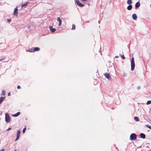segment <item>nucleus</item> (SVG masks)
I'll list each match as a JSON object with an SVG mask.
<instances>
[{"label": "nucleus", "mask_w": 151, "mask_h": 151, "mask_svg": "<svg viewBox=\"0 0 151 151\" xmlns=\"http://www.w3.org/2000/svg\"><path fill=\"white\" fill-rule=\"evenodd\" d=\"M40 48L38 47H32L29 48L28 51L30 52H34L36 51H38Z\"/></svg>", "instance_id": "1"}, {"label": "nucleus", "mask_w": 151, "mask_h": 151, "mask_svg": "<svg viewBox=\"0 0 151 151\" xmlns=\"http://www.w3.org/2000/svg\"><path fill=\"white\" fill-rule=\"evenodd\" d=\"M137 138L136 135L134 133H132L130 135V139L131 140H134L136 139Z\"/></svg>", "instance_id": "2"}, {"label": "nucleus", "mask_w": 151, "mask_h": 151, "mask_svg": "<svg viewBox=\"0 0 151 151\" xmlns=\"http://www.w3.org/2000/svg\"><path fill=\"white\" fill-rule=\"evenodd\" d=\"M5 121L7 122H9L10 121V116L7 113L5 114Z\"/></svg>", "instance_id": "3"}, {"label": "nucleus", "mask_w": 151, "mask_h": 151, "mask_svg": "<svg viewBox=\"0 0 151 151\" xmlns=\"http://www.w3.org/2000/svg\"><path fill=\"white\" fill-rule=\"evenodd\" d=\"M20 131L19 130H18L17 134V137L15 141H17V140L19 138L20 135Z\"/></svg>", "instance_id": "4"}, {"label": "nucleus", "mask_w": 151, "mask_h": 151, "mask_svg": "<svg viewBox=\"0 0 151 151\" xmlns=\"http://www.w3.org/2000/svg\"><path fill=\"white\" fill-rule=\"evenodd\" d=\"M76 2L77 4L80 7H83L84 6V5L80 3L78 0H76Z\"/></svg>", "instance_id": "5"}, {"label": "nucleus", "mask_w": 151, "mask_h": 151, "mask_svg": "<svg viewBox=\"0 0 151 151\" xmlns=\"http://www.w3.org/2000/svg\"><path fill=\"white\" fill-rule=\"evenodd\" d=\"M18 9L17 8H16L14 10L13 14L14 15L17 16L18 15Z\"/></svg>", "instance_id": "6"}, {"label": "nucleus", "mask_w": 151, "mask_h": 151, "mask_svg": "<svg viewBox=\"0 0 151 151\" xmlns=\"http://www.w3.org/2000/svg\"><path fill=\"white\" fill-rule=\"evenodd\" d=\"M104 75L106 78L109 79H110L111 77L109 73H106L104 74Z\"/></svg>", "instance_id": "7"}, {"label": "nucleus", "mask_w": 151, "mask_h": 151, "mask_svg": "<svg viewBox=\"0 0 151 151\" xmlns=\"http://www.w3.org/2000/svg\"><path fill=\"white\" fill-rule=\"evenodd\" d=\"M49 27L50 31L52 33L54 32L56 30L55 29V28H53L52 26H50Z\"/></svg>", "instance_id": "8"}, {"label": "nucleus", "mask_w": 151, "mask_h": 151, "mask_svg": "<svg viewBox=\"0 0 151 151\" xmlns=\"http://www.w3.org/2000/svg\"><path fill=\"white\" fill-rule=\"evenodd\" d=\"M135 66L134 63H131V69L133 71L134 69Z\"/></svg>", "instance_id": "9"}, {"label": "nucleus", "mask_w": 151, "mask_h": 151, "mask_svg": "<svg viewBox=\"0 0 151 151\" xmlns=\"http://www.w3.org/2000/svg\"><path fill=\"white\" fill-rule=\"evenodd\" d=\"M57 20L59 22V23L58 24V26H60V25H61L62 22V20L59 17H58L57 18Z\"/></svg>", "instance_id": "10"}, {"label": "nucleus", "mask_w": 151, "mask_h": 151, "mask_svg": "<svg viewBox=\"0 0 151 151\" xmlns=\"http://www.w3.org/2000/svg\"><path fill=\"white\" fill-rule=\"evenodd\" d=\"M132 17L133 19L134 20H136L137 18V17L135 14H133Z\"/></svg>", "instance_id": "11"}, {"label": "nucleus", "mask_w": 151, "mask_h": 151, "mask_svg": "<svg viewBox=\"0 0 151 151\" xmlns=\"http://www.w3.org/2000/svg\"><path fill=\"white\" fill-rule=\"evenodd\" d=\"M20 112H18L16 114L12 115V116L13 117H17L19 116L20 115Z\"/></svg>", "instance_id": "12"}, {"label": "nucleus", "mask_w": 151, "mask_h": 151, "mask_svg": "<svg viewBox=\"0 0 151 151\" xmlns=\"http://www.w3.org/2000/svg\"><path fill=\"white\" fill-rule=\"evenodd\" d=\"M140 137L141 138L143 139H145V135L143 133H141L140 134Z\"/></svg>", "instance_id": "13"}, {"label": "nucleus", "mask_w": 151, "mask_h": 151, "mask_svg": "<svg viewBox=\"0 0 151 151\" xmlns=\"http://www.w3.org/2000/svg\"><path fill=\"white\" fill-rule=\"evenodd\" d=\"M140 5V3L139 2H137L136 3L135 5V7L136 8H138L139 7Z\"/></svg>", "instance_id": "14"}, {"label": "nucleus", "mask_w": 151, "mask_h": 151, "mask_svg": "<svg viewBox=\"0 0 151 151\" xmlns=\"http://www.w3.org/2000/svg\"><path fill=\"white\" fill-rule=\"evenodd\" d=\"M28 3H28L27 2H26L24 4H22V5H21L22 7H23L26 6L27 5V4Z\"/></svg>", "instance_id": "15"}, {"label": "nucleus", "mask_w": 151, "mask_h": 151, "mask_svg": "<svg viewBox=\"0 0 151 151\" xmlns=\"http://www.w3.org/2000/svg\"><path fill=\"white\" fill-rule=\"evenodd\" d=\"M132 7V6L131 5L129 4L127 7V9L128 10H131Z\"/></svg>", "instance_id": "16"}, {"label": "nucleus", "mask_w": 151, "mask_h": 151, "mask_svg": "<svg viewBox=\"0 0 151 151\" xmlns=\"http://www.w3.org/2000/svg\"><path fill=\"white\" fill-rule=\"evenodd\" d=\"M127 4H130L132 3V0H127Z\"/></svg>", "instance_id": "17"}, {"label": "nucleus", "mask_w": 151, "mask_h": 151, "mask_svg": "<svg viewBox=\"0 0 151 151\" xmlns=\"http://www.w3.org/2000/svg\"><path fill=\"white\" fill-rule=\"evenodd\" d=\"M5 97H1L0 98V104L4 100Z\"/></svg>", "instance_id": "18"}, {"label": "nucleus", "mask_w": 151, "mask_h": 151, "mask_svg": "<svg viewBox=\"0 0 151 151\" xmlns=\"http://www.w3.org/2000/svg\"><path fill=\"white\" fill-rule=\"evenodd\" d=\"M134 120L137 122L138 121H139V118L138 117L135 116L134 117Z\"/></svg>", "instance_id": "19"}, {"label": "nucleus", "mask_w": 151, "mask_h": 151, "mask_svg": "<svg viewBox=\"0 0 151 151\" xmlns=\"http://www.w3.org/2000/svg\"><path fill=\"white\" fill-rule=\"evenodd\" d=\"M5 94V91L4 90H3L2 91V93L1 94V95L4 96Z\"/></svg>", "instance_id": "20"}, {"label": "nucleus", "mask_w": 151, "mask_h": 151, "mask_svg": "<svg viewBox=\"0 0 151 151\" xmlns=\"http://www.w3.org/2000/svg\"><path fill=\"white\" fill-rule=\"evenodd\" d=\"M76 29V26L75 24H73L72 26V29L74 30Z\"/></svg>", "instance_id": "21"}, {"label": "nucleus", "mask_w": 151, "mask_h": 151, "mask_svg": "<svg viewBox=\"0 0 151 151\" xmlns=\"http://www.w3.org/2000/svg\"><path fill=\"white\" fill-rule=\"evenodd\" d=\"M131 63H134V58H132Z\"/></svg>", "instance_id": "22"}, {"label": "nucleus", "mask_w": 151, "mask_h": 151, "mask_svg": "<svg viewBox=\"0 0 151 151\" xmlns=\"http://www.w3.org/2000/svg\"><path fill=\"white\" fill-rule=\"evenodd\" d=\"M146 126L148 128H149V129H151V126H150L149 125V124H147L146 125Z\"/></svg>", "instance_id": "23"}, {"label": "nucleus", "mask_w": 151, "mask_h": 151, "mask_svg": "<svg viewBox=\"0 0 151 151\" xmlns=\"http://www.w3.org/2000/svg\"><path fill=\"white\" fill-rule=\"evenodd\" d=\"M26 129V127H25L23 129V131H22L23 132V133H24L25 132Z\"/></svg>", "instance_id": "24"}, {"label": "nucleus", "mask_w": 151, "mask_h": 151, "mask_svg": "<svg viewBox=\"0 0 151 151\" xmlns=\"http://www.w3.org/2000/svg\"><path fill=\"white\" fill-rule=\"evenodd\" d=\"M121 57L123 59H124L125 58V57L124 55H121Z\"/></svg>", "instance_id": "25"}, {"label": "nucleus", "mask_w": 151, "mask_h": 151, "mask_svg": "<svg viewBox=\"0 0 151 151\" xmlns=\"http://www.w3.org/2000/svg\"><path fill=\"white\" fill-rule=\"evenodd\" d=\"M151 103V101H148L147 102V104H149Z\"/></svg>", "instance_id": "26"}, {"label": "nucleus", "mask_w": 151, "mask_h": 151, "mask_svg": "<svg viewBox=\"0 0 151 151\" xmlns=\"http://www.w3.org/2000/svg\"><path fill=\"white\" fill-rule=\"evenodd\" d=\"M7 21L8 22H10L11 21V19H8Z\"/></svg>", "instance_id": "27"}, {"label": "nucleus", "mask_w": 151, "mask_h": 151, "mask_svg": "<svg viewBox=\"0 0 151 151\" xmlns=\"http://www.w3.org/2000/svg\"><path fill=\"white\" fill-rule=\"evenodd\" d=\"M5 58V57H4V58H3L1 59H0V61L3 60Z\"/></svg>", "instance_id": "28"}, {"label": "nucleus", "mask_w": 151, "mask_h": 151, "mask_svg": "<svg viewBox=\"0 0 151 151\" xmlns=\"http://www.w3.org/2000/svg\"><path fill=\"white\" fill-rule=\"evenodd\" d=\"M20 88V86H18L17 87V88L19 89Z\"/></svg>", "instance_id": "29"}, {"label": "nucleus", "mask_w": 151, "mask_h": 151, "mask_svg": "<svg viewBox=\"0 0 151 151\" xmlns=\"http://www.w3.org/2000/svg\"><path fill=\"white\" fill-rule=\"evenodd\" d=\"M4 151V149H2L1 150H0V151Z\"/></svg>", "instance_id": "30"}, {"label": "nucleus", "mask_w": 151, "mask_h": 151, "mask_svg": "<svg viewBox=\"0 0 151 151\" xmlns=\"http://www.w3.org/2000/svg\"><path fill=\"white\" fill-rule=\"evenodd\" d=\"M10 94H11V93H10V92H9L8 93V96H9L10 95Z\"/></svg>", "instance_id": "31"}, {"label": "nucleus", "mask_w": 151, "mask_h": 151, "mask_svg": "<svg viewBox=\"0 0 151 151\" xmlns=\"http://www.w3.org/2000/svg\"><path fill=\"white\" fill-rule=\"evenodd\" d=\"M11 128L10 127H9L7 129V130H9L10 129H11Z\"/></svg>", "instance_id": "32"}, {"label": "nucleus", "mask_w": 151, "mask_h": 151, "mask_svg": "<svg viewBox=\"0 0 151 151\" xmlns=\"http://www.w3.org/2000/svg\"><path fill=\"white\" fill-rule=\"evenodd\" d=\"M119 57L118 56H116L115 58H118Z\"/></svg>", "instance_id": "33"}, {"label": "nucleus", "mask_w": 151, "mask_h": 151, "mask_svg": "<svg viewBox=\"0 0 151 151\" xmlns=\"http://www.w3.org/2000/svg\"><path fill=\"white\" fill-rule=\"evenodd\" d=\"M87 0H81V1H86Z\"/></svg>", "instance_id": "34"}, {"label": "nucleus", "mask_w": 151, "mask_h": 151, "mask_svg": "<svg viewBox=\"0 0 151 151\" xmlns=\"http://www.w3.org/2000/svg\"><path fill=\"white\" fill-rule=\"evenodd\" d=\"M14 151H17V150H14Z\"/></svg>", "instance_id": "35"}]
</instances>
